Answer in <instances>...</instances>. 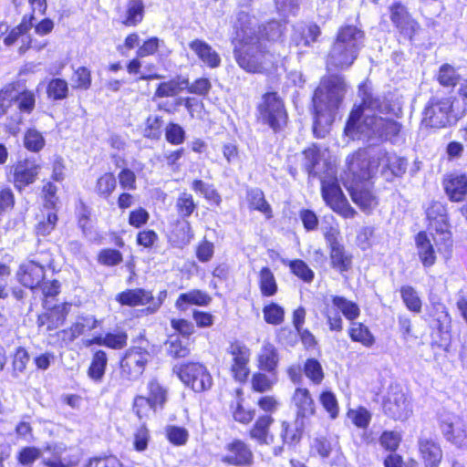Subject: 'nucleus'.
Segmentation results:
<instances>
[{
    "label": "nucleus",
    "instance_id": "obj_28",
    "mask_svg": "<svg viewBox=\"0 0 467 467\" xmlns=\"http://www.w3.org/2000/svg\"><path fill=\"white\" fill-rule=\"evenodd\" d=\"M234 400L229 403V411L235 422L242 425H249L255 417V410L244 407V390L242 388H236L234 390Z\"/></svg>",
    "mask_w": 467,
    "mask_h": 467
},
{
    "label": "nucleus",
    "instance_id": "obj_27",
    "mask_svg": "<svg viewBox=\"0 0 467 467\" xmlns=\"http://www.w3.org/2000/svg\"><path fill=\"white\" fill-rule=\"evenodd\" d=\"M280 357L277 348L271 342H265L256 356V366L259 370L276 376Z\"/></svg>",
    "mask_w": 467,
    "mask_h": 467
},
{
    "label": "nucleus",
    "instance_id": "obj_54",
    "mask_svg": "<svg viewBox=\"0 0 467 467\" xmlns=\"http://www.w3.org/2000/svg\"><path fill=\"white\" fill-rule=\"evenodd\" d=\"M100 322L95 317H80L68 327L74 339L99 327Z\"/></svg>",
    "mask_w": 467,
    "mask_h": 467
},
{
    "label": "nucleus",
    "instance_id": "obj_7",
    "mask_svg": "<svg viewBox=\"0 0 467 467\" xmlns=\"http://www.w3.org/2000/svg\"><path fill=\"white\" fill-rule=\"evenodd\" d=\"M425 321L431 347L448 350L452 341V318L446 306L432 303L427 310Z\"/></svg>",
    "mask_w": 467,
    "mask_h": 467
},
{
    "label": "nucleus",
    "instance_id": "obj_22",
    "mask_svg": "<svg viewBox=\"0 0 467 467\" xmlns=\"http://www.w3.org/2000/svg\"><path fill=\"white\" fill-rule=\"evenodd\" d=\"M418 451L424 467H440L443 452L437 441L431 438L420 439Z\"/></svg>",
    "mask_w": 467,
    "mask_h": 467
},
{
    "label": "nucleus",
    "instance_id": "obj_16",
    "mask_svg": "<svg viewBox=\"0 0 467 467\" xmlns=\"http://www.w3.org/2000/svg\"><path fill=\"white\" fill-rule=\"evenodd\" d=\"M46 277L44 265L34 260L21 263L16 272L17 282L24 287L35 291L40 287Z\"/></svg>",
    "mask_w": 467,
    "mask_h": 467
},
{
    "label": "nucleus",
    "instance_id": "obj_62",
    "mask_svg": "<svg viewBox=\"0 0 467 467\" xmlns=\"http://www.w3.org/2000/svg\"><path fill=\"white\" fill-rule=\"evenodd\" d=\"M128 333L125 330L109 331L105 333L106 348L114 350L123 349L128 345Z\"/></svg>",
    "mask_w": 467,
    "mask_h": 467
},
{
    "label": "nucleus",
    "instance_id": "obj_42",
    "mask_svg": "<svg viewBox=\"0 0 467 467\" xmlns=\"http://www.w3.org/2000/svg\"><path fill=\"white\" fill-rule=\"evenodd\" d=\"M175 210L178 219L187 220L191 217L197 210L193 195L187 192L180 193L175 201Z\"/></svg>",
    "mask_w": 467,
    "mask_h": 467
},
{
    "label": "nucleus",
    "instance_id": "obj_6",
    "mask_svg": "<svg viewBox=\"0 0 467 467\" xmlns=\"http://www.w3.org/2000/svg\"><path fill=\"white\" fill-rule=\"evenodd\" d=\"M331 302L333 306L350 322L347 333L351 342L366 348H372L376 344V337L367 324L357 321L361 313L358 305L342 296H332Z\"/></svg>",
    "mask_w": 467,
    "mask_h": 467
},
{
    "label": "nucleus",
    "instance_id": "obj_20",
    "mask_svg": "<svg viewBox=\"0 0 467 467\" xmlns=\"http://www.w3.org/2000/svg\"><path fill=\"white\" fill-rule=\"evenodd\" d=\"M279 437L283 446H297L305 434L304 420L295 417L294 420H282L279 422Z\"/></svg>",
    "mask_w": 467,
    "mask_h": 467
},
{
    "label": "nucleus",
    "instance_id": "obj_14",
    "mask_svg": "<svg viewBox=\"0 0 467 467\" xmlns=\"http://www.w3.org/2000/svg\"><path fill=\"white\" fill-rule=\"evenodd\" d=\"M382 412L394 421H404L412 414V406L406 393L397 389L383 398Z\"/></svg>",
    "mask_w": 467,
    "mask_h": 467
},
{
    "label": "nucleus",
    "instance_id": "obj_44",
    "mask_svg": "<svg viewBox=\"0 0 467 467\" xmlns=\"http://www.w3.org/2000/svg\"><path fill=\"white\" fill-rule=\"evenodd\" d=\"M400 295L404 306L409 311L415 314L421 312L422 301L412 285H401Z\"/></svg>",
    "mask_w": 467,
    "mask_h": 467
},
{
    "label": "nucleus",
    "instance_id": "obj_35",
    "mask_svg": "<svg viewBox=\"0 0 467 467\" xmlns=\"http://www.w3.org/2000/svg\"><path fill=\"white\" fill-rule=\"evenodd\" d=\"M246 200L248 208L252 211L262 213L265 219L273 218V210L265 197V193L261 189L254 188L246 192Z\"/></svg>",
    "mask_w": 467,
    "mask_h": 467
},
{
    "label": "nucleus",
    "instance_id": "obj_52",
    "mask_svg": "<svg viewBox=\"0 0 467 467\" xmlns=\"http://www.w3.org/2000/svg\"><path fill=\"white\" fill-rule=\"evenodd\" d=\"M34 16H31L29 18L23 17L21 23L13 28L9 34L5 37L4 43L6 46H11L16 42H19L20 45H23V38L26 36V33L30 31L33 26Z\"/></svg>",
    "mask_w": 467,
    "mask_h": 467
},
{
    "label": "nucleus",
    "instance_id": "obj_49",
    "mask_svg": "<svg viewBox=\"0 0 467 467\" xmlns=\"http://www.w3.org/2000/svg\"><path fill=\"white\" fill-rule=\"evenodd\" d=\"M96 260L99 265L111 268L123 262V254L116 248L105 247L98 252Z\"/></svg>",
    "mask_w": 467,
    "mask_h": 467
},
{
    "label": "nucleus",
    "instance_id": "obj_32",
    "mask_svg": "<svg viewBox=\"0 0 467 467\" xmlns=\"http://www.w3.org/2000/svg\"><path fill=\"white\" fill-rule=\"evenodd\" d=\"M189 48L208 67L216 68L221 64V57L212 46L202 39H193L189 43Z\"/></svg>",
    "mask_w": 467,
    "mask_h": 467
},
{
    "label": "nucleus",
    "instance_id": "obj_4",
    "mask_svg": "<svg viewBox=\"0 0 467 467\" xmlns=\"http://www.w3.org/2000/svg\"><path fill=\"white\" fill-rule=\"evenodd\" d=\"M400 131V125L393 119H348L345 134L351 140H391Z\"/></svg>",
    "mask_w": 467,
    "mask_h": 467
},
{
    "label": "nucleus",
    "instance_id": "obj_3",
    "mask_svg": "<svg viewBox=\"0 0 467 467\" xmlns=\"http://www.w3.org/2000/svg\"><path fill=\"white\" fill-rule=\"evenodd\" d=\"M363 42L364 33L357 26L340 27L327 56V67L340 69L350 67L358 57Z\"/></svg>",
    "mask_w": 467,
    "mask_h": 467
},
{
    "label": "nucleus",
    "instance_id": "obj_51",
    "mask_svg": "<svg viewBox=\"0 0 467 467\" xmlns=\"http://www.w3.org/2000/svg\"><path fill=\"white\" fill-rule=\"evenodd\" d=\"M379 442L385 451L397 452L402 442V435L394 430H384L379 434Z\"/></svg>",
    "mask_w": 467,
    "mask_h": 467
},
{
    "label": "nucleus",
    "instance_id": "obj_21",
    "mask_svg": "<svg viewBox=\"0 0 467 467\" xmlns=\"http://www.w3.org/2000/svg\"><path fill=\"white\" fill-rule=\"evenodd\" d=\"M417 255L422 267L427 270L433 267L438 260L437 253L429 234L420 231L414 236Z\"/></svg>",
    "mask_w": 467,
    "mask_h": 467
},
{
    "label": "nucleus",
    "instance_id": "obj_63",
    "mask_svg": "<svg viewBox=\"0 0 467 467\" xmlns=\"http://www.w3.org/2000/svg\"><path fill=\"white\" fill-rule=\"evenodd\" d=\"M150 213L141 206H139L129 212L128 223L134 229L141 230L149 223Z\"/></svg>",
    "mask_w": 467,
    "mask_h": 467
},
{
    "label": "nucleus",
    "instance_id": "obj_58",
    "mask_svg": "<svg viewBox=\"0 0 467 467\" xmlns=\"http://www.w3.org/2000/svg\"><path fill=\"white\" fill-rule=\"evenodd\" d=\"M30 361V355L24 347H17L12 356V373L16 376L24 373Z\"/></svg>",
    "mask_w": 467,
    "mask_h": 467
},
{
    "label": "nucleus",
    "instance_id": "obj_9",
    "mask_svg": "<svg viewBox=\"0 0 467 467\" xmlns=\"http://www.w3.org/2000/svg\"><path fill=\"white\" fill-rule=\"evenodd\" d=\"M150 348V343L145 334L138 335L119 361L122 372L130 379L141 376L151 358Z\"/></svg>",
    "mask_w": 467,
    "mask_h": 467
},
{
    "label": "nucleus",
    "instance_id": "obj_33",
    "mask_svg": "<svg viewBox=\"0 0 467 467\" xmlns=\"http://www.w3.org/2000/svg\"><path fill=\"white\" fill-rule=\"evenodd\" d=\"M330 267L343 275L353 267V254L349 253L344 244L328 249Z\"/></svg>",
    "mask_w": 467,
    "mask_h": 467
},
{
    "label": "nucleus",
    "instance_id": "obj_43",
    "mask_svg": "<svg viewBox=\"0 0 467 467\" xmlns=\"http://www.w3.org/2000/svg\"><path fill=\"white\" fill-rule=\"evenodd\" d=\"M44 452H47L49 457L43 459L42 464L46 467H68L69 464L66 462L62 454L66 451V446L58 443L47 444L43 448Z\"/></svg>",
    "mask_w": 467,
    "mask_h": 467
},
{
    "label": "nucleus",
    "instance_id": "obj_29",
    "mask_svg": "<svg viewBox=\"0 0 467 467\" xmlns=\"http://www.w3.org/2000/svg\"><path fill=\"white\" fill-rule=\"evenodd\" d=\"M115 300L121 306H147L152 300L151 290L140 287L125 289L116 295Z\"/></svg>",
    "mask_w": 467,
    "mask_h": 467
},
{
    "label": "nucleus",
    "instance_id": "obj_50",
    "mask_svg": "<svg viewBox=\"0 0 467 467\" xmlns=\"http://www.w3.org/2000/svg\"><path fill=\"white\" fill-rule=\"evenodd\" d=\"M359 96L362 99V103L360 105H355L349 117H360L364 114L365 109H374L379 107V101L376 99H373L370 93L368 91V88L366 84L360 85L358 88Z\"/></svg>",
    "mask_w": 467,
    "mask_h": 467
},
{
    "label": "nucleus",
    "instance_id": "obj_2",
    "mask_svg": "<svg viewBox=\"0 0 467 467\" xmlns=\"http://www.w3.org/2000/svg\"><path fill=\"white\" fill-rule=\"evenodd\" d=\"M263 40L253 28L237 32L234 56L238 65L247 72L259 73L274 67L275 57L264 50Z\"/></svg>",
    "mask_w": 467,
    "mask_h": 467
},
{
    "label": "nucleus",
    "instance_id": "obj_24",
    "mask_svg": "<svg viewBox=\"0 0 467 467\" xmlns=\"http://www.w3.org/2000/svg\"><path fill=\"white\" fill-rule=\"evenodd\" d=\"M274 422L275 418L270 414L259 415L247 431L249 438L259 445L269 444L274 440L271 433V427Z\"/></svg>",
    "mask_w": 467,
    "mask_h": 467
},
{
    "label": "nucleus",
    "instance_id": "obj_23",
    "mask_svg": "<svg viewBox=\"0 0 467 467\" xmlns=\"http://www.w3.org/2000/svg\"><path fill=\"white\" fill-rule=\"evenodd\" d=\"M291 400L296 409L295 417L305 420L316 414V403L310 390L306 387L296 388Z\"/></svg>",
    "mask_w": 467,
    "mask_h": 467
},
{
    "label": "nucleus",
    "instance_id": "obj_64",
    "mask_svg": "<svg viewBox=\"0 0 467 467\" xmlns=\"http://www.w3.org/2000/svg\"><path fill=\"white\" fill-rule=\"evenodd\" d=\"M84 467H123V465L117 456L109 454L91 457Z\"/></svg>",
    "mask_w": 467,
    "mask_h": 467
},
{
    "label": "nucleus",
    "instance_id": "obj_48",
    "mask_svg": "<svg viewBox=\"0 0 467 467\" xmlns=\"http://www.w3.org/2000/svg\"><path fill=\"white\" fill-rule=\"evenodd\" d=\"M14 103L16 113L29 115L33 112L36 106V95L31 90L20 91L17 88V96Z\"/></svg>",
    "mask_w": 467,
    "mask_h": 467
},
{
    "label": "nucleus",
    "instance_id": "obj_39",
    "mask_svg": "<svg viewBox=\"0 0 467 467\" xmlns=\"http://www.w3.org/2000/svg\"><path fill=\"white\" fill-rule=\"evenodd\" d=\"M305 377L314 386L322 384L325 379V371L322 364L316 358H307L302 368Z\"/></svg>",
    "mask_w": 467,
    "mask_h": 467
},
{
    "label": "nucleus",
    "instance_id": "obj_38",
    "mask_svg": "<svg viewBox=\"0 0 467 467\" xmlns=\"http://www.w3.org/2000/svg\"><path fill=\"white\" fill-rule=\"evenodd\" d=\"M170 53L171 51L167 48L164 40L157 36L146 39L136 52L138 57H146L156 54L160 57H166Z\"/></svg>",
    "mask_w": 467,
    "mask_h": 467
},
{
    "label": "nucleus",
    "instance_id": "obj_13",
    "mask_svg": "<svg viewBox=\"0 0 467 467\" xmlns=\"http://www.w3.org/2000/svg\"><path fill=\"white\" fill-rule=\"evenodd\" d=\"M220 461L226 466L251 467L254 462L251 445L241 438H233L223 446Z\"/></svg>",
    "mask_w": 467,
    "mask_h": 467
},
{
    "label": "nucleus",
    "instance_id": "obj_36",
    "mask_svg": "<svg viewBox=\"0 0 467 467\" xmlns=\"http://www.w3.org/2000/svg\"><path fill=\"white\" fill-rule=\"evenodd\" d=\"M118 182L115 174L107 171L100 174L95 182V192L102 200L109 201L115 192Z\"/></svg>",
    "mask_w": 467,
    "mask_h": 467
},
{
    "label": "nucleus",
    "instance_id": "obj_53",
    "mask_svg": "<svg viewBox=\"0 0 467 467\" xmlns=\"http://www.w3.org/2000/svg\"><path fill=\"white\" fill-rule=\"evenodd\" d=\"M160 237L154 229L143 228L140 230L135 237L137 246L142 250L151 251L158 246Z\"/></svg>",
    "mask_w": 467,
    "mask_h": 467
},
{
    "label": "nucleus",
    "instance_id": "obj_10",
    "mask_svg": "<svg viewBox=\"0 0 467 467\" xmlns=\"http://www.w3.org/2000/svg\"><path fill=\"white\" fill-rule=\"evenodd\" d=\"M181 382L194 393L210 391L213 387V378L207 366L201 361H185L176 370Z\"/></svg>",
    "mask_w": 467,
    "mask_h": 467
},
{
    "label": "nucleus",
    "instance_id": "obj_61",
    "mask_svg": "<svg viewBox=\"0 0 467 467\" xmlns=\"http://www.w3.org/2000/svg\"><path fill=\"white\" fill-rule=\"evenodd\" d=\"M41 456V450L35 446L22 447L16 453L18 464L25 467H32L34 462Z\"/></svg>",
    "mask_w": 467,
    "mask_h": 467
},
{
    "label": "nucleus",
    "instance_id": "obj_15",
    "mask_svg": "<svg viewBox=\"0 0 467 467\" xmlns=\"http://www.w3.org/2000/svg\"><path fill=\"white\" fill-rule=\"evenodd\" d=\"M441 186L451 202H462L467 198V173L449 171L442 176Z\"/></svg>",
    "mask_w": 467,
    "mask_h": 467
},
{
    "label": "nucleus",
    "instance_id": "obj_56",
    "mask_svg": "<svg viewBox=\"0 0 467 467\" xmlns=\"http://www.w3.org/2000/svg\"><path fill=\"white\" fill-rule=\"evenodd\" d=\"M144 5L142 0H129L126 19L123 24L135 26L143 19Z\"/></svg>",
    "mask_w": 467,
    "mask_h": 467
},
{
    "label": "nucleus",
    "instance_id": "obj_37",
    "mask_svg": "<svg viewBox=\"0 0 467 467\" xmlns=\"http://www.w3.org/2000/svg\"><path fill=\"white\" fill-rule=\"evenodd\" d=\"M258 287L263 297L275 296L278 292L276 278L268 266H263L258 272Z\"/></svg>",
    "mask_w": 467,
    "mask_h": 467
},
{
    "label": "nucleus",
    "instance_id": "obj_40",
    "mask_svg": "<svg viewBox=\"0 0 467 467\" xmlns=\"http://www.w3.org/2000/svg\"><path fill=\"white\" fill-rule=\"evenodd\" d=\"M283 263L289 267L290 273L303 283L310 284L314 281L315 273L304 260L296 258Z\"/></svg>",
    "mask_w": 467,
    "mask_h": 467
},
{
    "label": "nucleus",
    "instance_id": "obj_12",
    "mask_svg": "<svg viewBox=\"0 0 467 467\" xmlns=\"http://www.w3.org/2000/svg\"><path fill=\"white\" fill-rule=\"evenodd\" d=\"M320 191L326 205L334 213H337L344 219L355 217L357 212L349 204L336 176L322 179Z\"/></svg>",
    "mask_w": 467,
    "mask_h": 467
},
{
    "label": "nucleus",
    "instance_id": "obj_34",
    "mask_svg": "<svg viewBox=\"0 0 467 467\" xmlns=\"http://www.w3.org/2000/svg\"><path fill=\"white\" fill-rule=\"evenodd\" d=\"M109 358L103 349H97L92 353L90 363L87 368L88 377L95 383H100L106 374Z\"/></svg>",
    "mask_w": 467,
    "mask_h": 467
},
{
    "label": "nucleus",
    "instance_id": "obj_59",
    "mask_svg": "<svg viewBox=\"0 0 467 467\" xmlns=\"http://www.w3.org/2000/svg\"><path fill=\"white\" fill-rule=\"evenodd\" d=\"M46 141L41 132L36 129H28L24 136V146L31 152H38L45 147Z\"/></svg>",
    "mask_w": 467,
    "mask_h": 467
},
{
    "label": "nucleus",
    "instance_id": "obj_57",
    "mask_svg": "<svg viewBox=\"0 0 467 467\" xmlns=\"http://www.w3.org/2000/svg\"><path fill=\"white\" fill-rule=\"evenodd\" d=\"M302 154L305 157V170L308 173L310 177H316L317 175L316 171L317 166L320 161V150L316 145L313 144L311 147L305 149L302 151Z\"/></svg>",
    "mask_w": 467,
    "mask_h": 467
},
{
    "label": "nucleus",
    "instance_id": "obj_46",
    "mask_svg": "<svg viewBox=\"0 0 467 467\" xmlns=\"http://www.w3.org/2000/svg\"><path fill=\"white\" fill-rule=\"evenodd\" d=\"M17 96V84L10 83L0 90V116L16 113L14 100Z\"/></svg>",
    "mask_w": 467,
    "mask_h": 467
},
{
    "label": "nucleus",
    "instance_id": "obj_5",
    "mask_svg": "<svg viewBox=\"0 0 467 467\" xmlns=\"http://www.w3.org/2000/svg\"><path fill=\"white\" fill-rule=\"evenodd\" d=\"M147 395L137 394L131 410L140 420H150L158 410H162L169 401V389L158 378H151L146 385Z\"/></svg>",
    "mask_w": 467,
    "mask_h": 467
},
{
    "label": "nucleus",
    "instance_id": "obj_60",
    "mask_svg": "<svg viewBox=\"0 0 467 467\" xmlns=\"http://www.w3.org/2000/svg\"><path fill=\"white\" fill-rule=\"evenodd\" d=\"M165 140L171 145H181L185 141L186 132L178 123L170 121L164 128Z\"/></svg>",
    "mask_w": 467,
    "mask_h": 467
},
{
    "label": "nucleus",
    "instance_id": "obj_17",
    "mask_svg": "<svg viewBox=\"0 0 467 467\" xmlns=\"http://www.w3.org/2000/svg\"><path fill=\"white\" fill-rule=\"evenodd\" d=\"M71 306L70 302H62L47 307L37 316V327L44 328L46 331L56 330L66 323Z\"/></svg>",
    "mask_w": 467,
    "mask_h": 467
},
{
    "label": "nucleus",
    "instance_id": "obj_11",
    "mask_svg": "<svg viewBox=\"0 0 467 467\" xmlns=\"http://www.w3.org/2000/svg\"><path fill=\"white\" fill-rule=\"evenodd\" d=\"M380 157L372 156L367 148H359L347 158L346 182H368L380 165Z\"/></svg>",
    "mask_w": 467,
    "mask_h": 467
},
{
    "label": "nucleus",
    "instance_id": "obj_47",
    "mask_svg": "<svg viewBox=\"0 0 467 467\" xmlns=\"http://www.w3.org/2000/svg\"><path fill=\"white\" fill-rule=\"evenodd\" d=\"M262 312L264 320L268 325L280 326L285 321V308L275 301H270L265 304L262 308Z\"/></svg>",
    "mask_w": 467,
    "mask_h": 467
},
{
    "label": "nucleus",
    "instance_id": "obj_30",
    "mask_svg": "<svg viewBox=\"0 0 467 467\" xmlns=\"http://www.w3.org/2000/svg\"><path fill=\"white\" fill-rule=\"evenodd\" d=\"M213 301L212 296L202 289L194 288L178 296L175 307L179 311H185L191 306H208Z\"/></svg>",
    "mask_w": 467,
    "mask_h": 467
},
{
    "label": "nucleus",
    "instance_id": "obj_1",
    "mask_svg": "<svg viewBox=\"0 0 467 467\" xmlns=\"http://www.w3.org/2000/svg\"><path fill=\"white\" fill-rule=\"evenodd\" d=\"M226 351L230 356L228 371L235 382L245 384L250 379L254 393L265 394L273 389L276 376L259 369L251 374V350L244 342L237 339L231 341Z\"/></svg>",
    "mask_w": 467,
    "mask_h": 467
},
{
    "label": "nucleus",
    "instance_id": "obj_41",
    "mask_svg": "<svg viewBox=\"0 0 467 467\" xmlns=\"http://www.w3.org/2000/svg\"><path fill=\"white\" fill-rule=\"evenodd\" d=\"M188 87V80L181 78H172L159 84L154 98L175 97Z\"/></svg>",
    "mask_w": 467,
    "mask_h": 467
},
{
    "label": "nucleus",
    "instance_id": "obj_18",
    "mask_svg": "<svg viewBox=\"0 0 467 467\" xmlns=\"http://www.w3.org/2000/svg\"><path fill=\"white\" fill-rule=\"evenodd\" d=\"M13 184L16 191L22 192L33 184L39 173V165L28 159L19 160L11 166Z\"/></svg>",
    "mask_w": 467,
    "mask_h": 467
},
{
    "label": "nucleus",
    "instance_id": "obj_26",
    "mask_svg": "<svg viewBox=\"0 0 467 467\" xmlns=\"http://www.w3.org/2000/svg\"><path fill=\"white\" fill-rule=\"evenodd\" d=\"M367 182H346V188L351 200L360 210L370 211L378 204L377 199L371 190L366 186Z\"/></svg>",
    "mask_w": 467,
    "mask_h": 467
},
{
    "label": "nucleus",
    "instance_id": "obj_8",
    "mask_svg": "<svg viewBox=\"0 0 467 467\" xmlns=\"http://www.w3.org/2000/svg\"><path fill=\"white\" fill-rule=\"evenodd\" d=\"M347 85L339 76L324 78L317 88L313 103L317 114L330 113L337 109L346 93Z\"/></svg>",
    "mask_w": 467,
    "mask_h": 467
},
{
    "label": "nucleus",
    "instance_id": "obj_19",
    "mask_svg": "<svg viewBox=\"0 0 467 467\" xmlns=\"http://www.w3.org/2000/svg\"><path fill=\"white\" fill-rule=\"evenodd\" d=\"M390 20L401 35L411 38L419 29V24L410 16L407 8L400 3L389 7Z\"/></svg>",
    "mask_w": 467,
    "mask_h": 467
},
{
    "label": "nucleus",
    "instance_id": "obj_25",
    "mask_svg": "<svg viewBox=\"0 0 467 467\" xmlns=\"http://www.w3.org/2000/svg\"><path fill=\"white\" fill-rule=\"evenodd\" d=\"M169 244L175 248L182 249L194 238V232L188 220H175L168 234Z\"/></svg>",
    "mask_w": 467,
    "mask_h": 467
},
{
    "label": "nucleus",
    "instance_id": "obj_45",
    "mask_svg": "<svg viewBox=\"0 0 467 467\" xmlns=\"http://www.w3.org/2000/svg\"><path fill=\"white\" fill-rule=\"evenodd\" d=\"M347 418L359 430L367 431L372 420L371 412L364 406L359 405L347 410Z\"/></svg>",
    "mask_w": 467,
    "mask_h": 467
},
{
    "label": "nucleus",
    "instance_id": "obj_31",
    "mask_svg": "<svg viewBox=\"0 0 467 467\" xmlns=\"http://www.w3.org/2000/svg\"><path fill=\"white\" fill-rule=\"evenodd\" d=\"M257 109L262 117L286 116L284 101L276 92H267L263 95Z\"/></svg>",
    "mask_w": 467,
    "mask_h": 467
},
{
    "label": "nucleus",
    "instance_id": "obj_55",
    "mask_svg": "<svg viewBox=\"0 0 467 467\" xmlns=\"http://www.w3.org/2000/svg\"><path fill=\"white\" fill-rule=\"evenodd\" d=\"M318 400L331 420L338 417L339 404L333 391L329 389L322 390L318 396Z\"/></svg>",
    "mask_w": 467,
    "mask_h": 467
}]
</instances>
